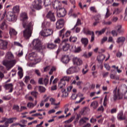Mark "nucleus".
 Listing matches in <instances>:
<instances>
[{"label":"nucleus","mask_w":127,"mask_h":127,"mask_svg":"<svg viewBox=\"0 0 127 127\" xmlns=\"http://www.w3.org/2000/svg\"><path fill=\"white\" fill-rule=\"evenodd\" d=\"M27 14L25 12H23L20 14V20L22 21L23 27L26 28L23 31V36L26 39H29L32 34V30L33 28V23L30 22L29 23L27 22Z\"/></svg>","instance_id":"obj_1"},{"label":"nucleus","mask_w":127,"mask_h":127,"mask_svg":"<svg viewBox=\"0 0 127 127\" xmlns=\"http://www.w3.org/2000/svg\"><path fill=\"white\" fill-rule=\"evenodd\" d=\"M14 59V57L12 53L7 52L5 54V59L2 62V64L6 66L7 70L8 71L13 66L15 65L16 61Z\"/></svg>","instance_id":"obj_2"},{"label":"nucleus","mask_w":127,"mask_h":127,"mask_svg":"<svg viewBox=\"0 0 127 127\" xmlns=\"http://www.w3.org/2000/svg\"><path fill=\"white\" fill-rule=\"evenodd\" d=\"M32 45L34 49L36 50H42L43 49L42 48V42L39 39H35L32 42Z\"/></svg>","instance_id":"obj_3"},{"label":"nucleus","mask_w":127,"mask_h":127,"mask_svg":"<svg viewBox=\"0 0 127 127\" xmlns=\"http://www.w3.org/2000/svg\"><path fill=\"white\" fill-rule=\"evenodd\" d=\"M113 100L116 102L117 100H121L123 98V95L120 93V89L116 87L113 91Z\"/></svg>","instance_id":"obj_4"},{"label":"nucleus","mask_w":127,"mask_h":127,"mask_svg":"<svg viewBox=\"0 0 127 127\" xmlns=\"http://www.w3.org/2000/svg\"><path fill=\"white\" fill-rule=\"evenodd\" d=\"M40 34L43 37H48L53 34V31L50 29H44L40 32Z\"/></svg>","instance_id":"obj_5"},{"label":"nucleus","mask_w":127,"mask_h":127,"mask_svg":"<svg viewBox=\"0 0 127 127\" xmlns=\"http://www.w3.org/2000/svg\"><path fill=\"white\" fill-rule=\"evenodd\" d=\"M46 17L52 22H55V21H56V17H55V15H54V13L51 11L48 12L46 15Z\"/></svg>","instance_id":"obj_6"},{"label":"nucleus","mask_w":127,"mask_h":127,"mask_svg":"<svg viewBox=\"0 0 127 127\" xmlns=\"http://www.w3.org/2000/svg\"><path fill=\"white\" fill-rule=\"evenodd\" d=\"M80 71V68L79 67H77L76 66H71L69 67L67 70V74H73V73H77Z\"/></svg>","instance_id":"obj_7"},{"label":"nucleus","mask_w":127,"mask_h":127,"mask_svg":"<svg viewBox=\"0 0 127 127\" xmlns=\"http://www.w3.org/2000/svg\"><path fill=\"white\" fill-rule=\"evenodd\" d=\"M73 65L75 66H81L83 64V61L79 58L74 57L72 59Z\"/></svg>","instance_id":"obj_8"},{"label":"nucleus","mask_w":127,"mask_h":127,"mask_svg":"<svg viewBox=\"0 0 127 127\" xmlns=\"http://www.w3.org/2000/svg\"><path fill=\"white\" fill-rule=\"evenodd\" d=\"M33 6L34 8L39 10V9H41V0H38L37 1H34L33 3Z\"/></svg>","instance_id":"obj_9"},{"label":"nucleus","mask_w":127,"mask_h":127,"mask_svg":"<svg viewBox=\"0 0 127 127\" xmlns=\"http://www.w3.org/2000/svg\"><path fill=\"white\" fill-rule=\"evenodd\" d=\"M65 85H66V82L61 79L59 82V88L60 89H62V93H64L66 91V89L64 88H65Z\"/></svg>","instance_id":"obj_10"},{"label":"nucleus","mask_w":127,"mask_h":127,"mask_svg":"<svg viewBox=\"0 0 127 127\" xmlns=\"http://www.w3.org/2000/svg\"><path fill=\"white\" fill-rule=\"evenodd\" d=\"M83 32L85 34H89V35H91V39L90 40L91 42H93V41L95 40V34H94V32L87 30L85 28H84Z\"/></svg>","instance_id":"obj_11"},{"label":"nucleus","mask_w":127,"mask_h":127,"mask_svg":"<svg viewBox=\"0 0 127 127\" xmlns=\"http://www.w3.org/2000/svg\"><path fill=\"white\" fill-rule=\"evenodd\" d=\"M57 15L59 17H64L66 15V10L64 8H62L59 9L57 13Z\"/></svg>","instance_id":"obj_12"},{"label":"nucleus","mask_w":127,"mask_h":127,"mask_svg":"<svg viewBox=\"0 0 127 127\" xmlns=\"http://www.w3.org/2000/svg\"><path fill=\"white\" fill-rule=\"evenodd\" d=\"M68 39L64 40L63 41V51H68L70 47V45L68 43L65 42V41H68Z\"/></svg>","instance_id":"obj_13"},{"label":"nucleus","mask_w":127,"mask_h":127,"mask_svg":"<svg viewBox=\"0 0 127 127\" xmlns=\"http://www.w3.org/2000/svg\"><path fill=\"white\" fill-rule=\"evenodd\" d=\"M64 26V19H60L56 22V27L58 29H61Z\"/></svg>","instance_id":"obj_14"},{"label":"nucleus","mask_w":127,"mask_h":127,"mask_svg":"<svg viewBox=\"0 0 127 127\" xmlns=\"http://www.w3.org/2000/svg\"><path fill=\"white\" fill-rule=\"evenodd\" d=\"M7 42L5 41H0V48L3 50H5L7 48Z\"/></svg>","instance_id":"obj_15"},{"label":"nucleus","mask_w":127,"mask_h":127,"mask_svg":"<svg viewBox=\"0 0 127 127\" xmlns=\"http://www.w3.org/2000/svg\"><path fill=\"white\" fill-rule=\"evenodd\" d=\"M4 88L5 90H9V93H11L13 91V85L12 83L6 84L4 85Z\"/></svg>","instance_id":"obj_16"},{"label":"nucleus","mask_w":127,"mask_h":127,"mask_svg":"<svg viewBox=\"0 0 127 127\" xmlns=\"http://www.w3.org/2000/svg\"><path fill=\"white\" fill-rule=\"evenodd\" d=\"M88 121H89V118L87 117H83L80 119L78 124L79 126H83V125H84V124H86Z\"/></svg>","instance_id":"obj_17"},{"label":"nucleus","mask_w":127,"mask_h":127,"mask_svg":"<svg viewBox=\"0 0 127 127\" xmlns=\"http://www.w3.org/2000/svg\"><path fill=\"white\" fill-rule=\"evenodd\" d=\"M52 5L54 8H56L57 9L59 8V9L60 6L61 5V3H60V2L58 1H54V2H53Z\"/></svg>","instance_id":"obj_18"},{"label":"nucleus","mask_w":127,"mask_h":127,"mask_svg":"<svg viewBox=\"0 0 127 127\" xmlns=\"http://www.w3.org/2000/svg\"><path fill=\"white\" fill-rule=\"evenodd\" d=\"M117 32L119 33V34H124V32H125V31L123 30V29L122 28V25H118L117 26Z\"/></svg>","instance_id":"obj_19"},{"label":"nucleus","mask_w":127,"mask_h":127,"mask_svg":"<svg viewBox=\"0 0 127 127\" xmlns=\"http://www.w3.org/2000/svg\"><path fill=\"white\" fill-rule=\"evenodd\" d=\"M105 58L106 56L105 55H101L97 57V61H98V62H99V63H102V62L104 61Z\"/></svg>","instance_id":"obj_20"},{"label":"nucleus","mask_w":127,"mask_h":127,"mask_svg":"<svg viewBox=\"0 0 127 127\" xmlns=\"http://www.w3.org/2000/svg\"><path fill=\"white\" fill-rule=\"evenodd\" d=\"M63 63L67 64L69 62V56H64L62 58Z\"/></svg>","instance_id":"obj_21"},{"label":"nucleus","mask_w":127,"mask_h":127,"mask_svg":"<svg viewBox=\"0 0 127 127\" xmlns=\"http://www.w3.org/2000/svg\"><path fill=\"white\" fill-rule=\"evenodd\" d=\"M50 26V22L46 21H44L42 24V28H47Z\"/></svg>","instance_id":"obj_22"},{"label":"nucleus","mask_w":127,"mask_h":127,"mask_svg":"<svg viewBox=\"0 0 127 127\" xmlns=\"http://www.w3.org/2000/svg\"><path fill=\"white\" fill-rule=\"evenodd\" d=\"M126 41V37H120L117 38V40L116 41L117 43H124Z\"/></svg>","instance_id":"obj_23"},{"label":"nucleus","mask_w":127,"mask_h":127,"mask_svg":"<svg viewBox=\"0 0 127 127\" xmlns=\"http://www.w3.org/2000/svg\"><path fill=\"white\" fill-rule=\"evenodd\" d=\"M6 22V20H4V21L2 22V23L0 25V28L2 30H4L5 28H7V26L5 24Z\"/></svg>","instance_id":"obj_24"},{"label":"nucleus","mask_w":127,"mask_h":127,"mask_svg":"<svg viewBox=\"0 0 127 127\" xmlns=\"http://www.w3.org/2000/svg\"><path fill=\"white\" fill-rule=\"evenodd\" d=\"M12 15H13V12H12L10 11L7 13L6 17L8 21H11V16Z\"/></svg>","instance_id":"obj_25"},{"label":"nucleus","mask_w":127,"mask_h":127,"mask_svg":"<svg viewBox=\"0 0 127 127\" xmlns=\"http://www.w3.org/2000/svg\"><path fill=\"white\" fill-rule=\"evenodd\" d=\"M81 41L82 44L84 45V47H86V46H87V45H88V43L89 42V40L86 38H82Z\"/></svg>","instance_id":"obj_26"},{"label":"nucleus","mask_w":127,"mask_h":127,"mask_svg":"<svg viewBox=\"0 0 127 127\" xmlns=\"http://www.w3.org/2000/svg\"><path fill=\"white\" fill-rule=\"evenodd\" d=\"M37 105V101H35V104H33L32 103H28L27 105L28 108H29V109H32L35 106H36Z\"/></svg>","instance_id":"obj_27"},{"label":"nucleus","mask_w":127,"mask_h":127,"mask_svg":"<svg viewBox=\"0 0 127 127\" xmlns=\"http://www.w3.org/2000/svg\"><path fill=\"white\" fill-rule=\"evenodd\" d=\"M90 107H92L93 109H96V108H98V107H99V104L98 103V102L94 101L91 103Z\"/></svg>","instance_id":"obj_28"},{"label":"nucleus","mask_w":127,"mask_h":127,"mask_svg":"<svg viewBox=\"0 0 127 127\" xmlns=\"http://www.w3.org/2000/svg\"><path fill=\"white\" fill-rule=\"evenodd\" d=\"M106 30H107V28H104L100 31H96L95 32V33L96 34H98V35H102V34H103V33H104L106 31Z\"/></svg>","instance_id":"obj_29"},{"label":"nucleus","mask_w":127,"mask_h":127,"mask_svg":"<svg viewBox=\"0 0 127 127\" xmlns=\"http://www.w3.org/2000/svg\"><path fill=\"white\" fill-rule=\"evenodd\" d=\"M12 110H14L18 113H20V109H19V106L17 105H14L12 107Z\"/></svg>","instance_id":"obj_30"},{"label":"nucleus","mask_w":127,"mask_h":127,"mask_svg":"<svg viewBox=\"0 0 127 127\" xmlns=\"http://www.w3.org/2000/svg\"><path fill=\"white\" fill-rule=\"evenodd\" d=\"M9 34L11 36H12V35H16V34H17V32H16V31L14 29H10L9 31Z\"/></svg>","instance_id":"obj_31"},{"label":"nucleus","mask_w":127,"mask_h":127,"mask_svg":"<svg viewBox=\"0 0 127 127\" xmlns=\"http://www.w3.org/2000/svg\"><path fill=\"white\" fill-rule=\"evenodd\" d=\"M38 91L40 93H45V91H46V89L43 86H39L38 87Z\"/></svg>","instance_id":"obj_32"},{"label":"nucleus","mask_w":127,"mask_h":127,"mask_svg":"<svg viewBox=\"0 0 127 127\" xmlns=\"http://www.w3.org/2000/svg\"><path fill=\"white\" fill-rule=\"evenodd\" d=\"M47 47L49 49H54V48H55V47H56V45H54V44L48 43L47 44Z\"/></svg>","instance_id":"obj_33"},{"label":"nucleus","mask_w":127,"mask_h":127,"mask_svg":"<svg viewBox=\"0 0 127 127\" xmlns=\"http://www.w3.org/2000/svg\"><path fill=\"white\" fill-rule=\"evenodd\" d=\"M124 114L123 112H120L118 116V118L119 120H126V117L123 116Z\"/></svg>","instance_id":"obj_34"},{"label":"nucleus","mask_w":127,"mask_h":127,"mask_svg":"<svg viewBox=\"0 0 127 127\" xmlns=\"http://www.w3.org/2000/svg\"><path fill=\"white\" fill-rule=\"evenodd\" d=\"M13 12H14V13H17L19 12V6H15L12 8Z\"/></svg>","instance_id":"obj_35"},{"label":"nucleus","mask_w":127,"mask_h":127,"mask_svg":"<svg viewBox=\"0 0 127 127\" xmlns=\"http://www.w3.org/2000/svg\"><path fill=\"white\" fill-rule=\"evenodd\" d=\"M94 18L95 21H100V20H101V14H96L94 16Z\"/></svg>","instance_id":"obj_36"},{"label":"nucleus","mask_w":127,"mask_h":127,"mask_svg":"<svg viewBox=\"0 0 127 127\" xmlns=\"http://www.w3.org/2000/svg\"><path fill=\"white\" fill-rule=\"evenodd\" d=\"M112 15V13L110 12V10L109 8H107V12L105 14V19H107L109 16H110Z\"/></svg>","instance_id":"obj_37"},{"label":"nucleus","mask_w":127,"mask_h":127,"mask_svg":"<svg viewBox=\"0 0 127 127\" xmlns=\"http://www.w3.org/2000/svg\"><path fill=\"white\" fill-rule=\"evenodd\" d=\"M75 119V116H72L69 120L64 122L65 124H70L71 122H73V120Z\"/></svg>","instance_id":"obj_38"},{"label":"nucleus","mask_w":127,"mask_h":127,"mask_svg":"<svg viewBox=\"0 0 127 127\" xmlns=\"http://www.w3.org/2000/svg\"><path fill=\"white\" fill-rule=\"evenodd\" d=\"M65 29H63L60 31L59 35L62 38H64V36H65V35H64V32H65Z\"/></svg>","instance_id":"obj_39"},{"label":"nucleus","mask_w":127,"mask_h":127,"mask_svg":"<svg viewBox=\"0 0 127 127\" xmlns=\"http://www.w3.org/2000/svg\"><path fill=\"white\" fill-rule=\"evenodd\" d=\"M61 80L64 81V82H69L70 77L69 76H64Z\"/></svg>","instance_id":"obj_40"},{"label":"nucleus","mask_w":127,"mask_h":127,"mask_svg":"<svg viewBox=\"0 0 127 127\" xmlns=\"http://www.w3.org/2000/svg\"><path fill=\"white\" fill-rule=\"evenodd\" d=\"M81 24H82V23H81V20H80V19H78L75 25L71 30H73L75 29V28L76 27V26L81 25Z\"/></svg>","instance_id":"obj_41"},{"label":"nucleus","mask_w":127,"mask_h":127,"mask_svg":"<svg viewBox=\"0 0 127 127\" xmlns=\"http://www.w3.org/2000/svg\"><path fill=\"white\" fill-rule=\"evenodd\" d=\"M107 102H108V95H106L104 97V102H103V105L104 107H107Z\"/></svg>","instance_id":"obj_42"},{"label":"nucleus","mask_w":127,"mask_h":127,"mask_svg":"<svg viewBox=\"0 0 127 127\" xmlns=\"http://www.w3.org/2000/svg\"><path fill=\"white\" fill-rule=\"evenodd\" d=\"M44 3L45 6H48V5L51 4V1H50V0H44Z\"/></svg>","instance_id":"obj_43"},{"label":"nucleus","mask_w":127,"mask_h":127,"mask_svg":"<svg viewBox=\"0 0 127 127\" xmlns=\"http://www.w3.org/2000/svg\"><path fill=\"white\" fill-rule=\"evenodd\" d=\"M31 95H32L35 99L37 98V96H38V92L36 91H32L31 92Z\"/></svg>","instance_id":"obj_44"},{"label":"nucleus","mask_w":127,"mask_h":127,"mask_svg":"<svg viewBox=\"0 0 127 127\" xmlns=\"http://www.w3.org/2000/svg\"><path fill=\"white\" fill-rule=\"evenodd\" d=\"M50 102H51V105H54V106H57V103H55V99L53 98H50Z\"/></svg>","instance_id":"obj_45"},{"label":"nucleus","mask_w":127,"mask_h":127,"mask_svg":"<svg viewBox=\"0 0 127 127\" xmlns=\"http://www.w3.org/2000/svg\"><path fill=\"white\" fill-rule=\"evenodd\" d=\"M54 71H56V67L53 66V67H52V68L49 72L50 75H52V74L53 73V72H54Z\"/></svg>","instance_id":"obj_46"},{"label":"nucleus","mask_w":127,"mask_h":127,"mask_svg":"<svg viewBox=\"0 0 127 127\" xmlns=\"http://www.w3.org/2000/svg\"><path fill=\"white\" fill-rule=\"evenodd\" d=\"M69 41H71L72 42H76V41H77V38L75 37H70L69 38Z\"/></svg>","instance_id":"obj_47"},{"label":"nucleus","mask_w":127,"mask_h":127,"mask_svg":"<svg viewBox=\"0 0 127 127\" xmlns=\"http://www.w3.org/2000/svg\"><path fill=\"white\" fill-rule=\"evenodd\" d=\"M16 19H17L16 16H15V15L13 13V15H12L11 16V21H16Z\"/></svg>","instance_id":"obj_48"},{"label":"nucleus","mask_w":127,"mask_h":127,"mask_svg":"<svg viewBox=\"0 0 127 127\" xmlns=\"http://www.w3.org/2000/svg\"><path fill=\"white\" fill-rule=\"evenodd\" d=\"M124 89H123V93L124 95H126V94L127 93V87L126 84L124 85Z\"/></svg>","instance_id":"obj_49"},{"label":"nucleus","mask_w":127,"mask_h":127,"mask_svg":"<svg viewBox=\"0 0 127 127\" xmlns=\"http://www.w3.org/2000/svg\"><path fill=\"white\" fill-rule=\"evenodd\" d=\"M90 9L91 11H92L93 12H95V13L97 12V10H96V8L94 6L90 7Z\"/></svg>","instance_id":"obj_50"},{"label":"nucleus","mask_w":127,"mask_h":127,"mask_svg":"<svg viewBox=\"0 0 127 127\" xmlns=\"http://www.w3.org/2000/svg\"><path fill=\"white\" fill-rule=\"evenodd\" d=\"M30 56L31 57H32L33 58H34V60H36V58H35V57H36L37 55H36V54H35V53L34 52L32 53V54H31Z\"/></svg>","instance_id":"obj_51"},{"label":"nucleus","mask_w":127,"mask_h":127,"mask_svg":"<svg viewBox=\"0 0 127 127\" xmlns=\"http://www.w3.org/2000/svg\"><path fill=\"white\" fill-rule=\"evenodd\" d=\"M18 75L19 77H20V79H21V78H22V77H23V71H18Z\"/></svg>","instance_id":"obj_52"},{"label":"nucleus","mask_w":127,"mask_h":127,"mask_svg":"<svg viewBox=\"0 0 127 127\" xmlns=\"http://www.w3.org/2000/svg\"><path fill=\"white\" fill-rule=\"evenodd\" d=\"M44 83L45 84V86H47V85H48V83H49V79L47 78H45L44 80Z\"/></svg>","instance_id":"obj_53"},{"label":"nucleus","mask_w":127,"mask_h":127,"mask_svg":"<svg viewBox=\"0 0 127 127\" xmlns=\"http://www.w3.org/2000/svg\"><path fill=\"white\" fill-rule=\"evenodd\" d=\"M84 100H85V97L80 98V100L78 101H76L75 102V104H80V103H81V102H83Z\"/></svg>","instance_id":"obj_54"},{"label":"nucleus","mask_w":127,"mask_h":127,"mask_svg":"<svg viewBox=\"0 0 127 127\" xmlns=\"http://www.w3.org/2000/svg\"><path fill=\"white\" fill-rule=\"evenodd\" d=\"M38 83L39 84H40V85H43L44 84L43 83V78H39Z\"/></svg>","instance_id":"obj_55"},{"label":"nucleus","mask_w":127,"mask_h":127,"mask_svg":"<svg viewBox=\"0 0 127 127\" xmlns=\"http://www.w3.org/2000/svg\"><path fill=\"white\" fill-rule=\"evenodd\" d=\"M107 40H108V37H103L101 40V44H103V43L106 42V41H107Z\"/></svg>","instance_id":"obj_56"},{"label":"nucleus","mask_w":127,"mask_h":127,"mask_svg":"<svg viewBox=\"0 0 127 127\" xmlns=\"http://www.w3.org/2000/svg\"><path fill=\"white\" fill-rule=\"evenodd\" d=\"M111 33L113 36H118V32H117V31L115 30H112Z\"/></svg>","instance_id":"obj_57"},{"label":"nucleus","mask_w":127,"mask_h":127,"mask_svg":"<svg viewBox=\"0 0 127 127\" xmlns=\"http://www.w3.org/2000/svg\"><path fill=\"white\" fill-rule=\"evenodd\" d=\"M80 51H81V47H78L74 50L75 53H79V52H80Z\"/></svg>","instance_id":"obj_58"},{"label":"nucleus","mask_w":127,"mask_h":127,"mask_svg":"<svg viewBox=\"0 0 127 127\" xmlns=\"http://www.w3.org/2000/svg\"><path fill=\"white\" fill-rule=\"evenodd\" d=\"M29 80H30V78L29 76H26L25 77V83H28Z\"/></svg>","instance_id":"obj_59"},{"label":"nucleus","mask_w":127,"mask_h":127,"mask_svg":"<svg viewBox=\"0 0 127 127\" xmlns=\"http://www.w3.org/2000/svg\"><path fill=\"white\" fill-rule=\"evenodd\" d=\"M104 67L105 68H106V69H107V70H108V71L110 70V69L111 68V67L110 66V65L107 64H104Z\"/></svg>","instance_id":"obj_60"},{"label":"nucleus","mask_w":127,"mask_h":127,"mask_svg":"<svg viewBox=\"0 0 127 127\" xmlns=\"http://www.w3.org/2000/svg\"><path fill=\"white\" fill-rule=\"evenodd\" d=\"M120 12V9H119V8H117V9H115V10L113 12V14H115V13H116V14H119Z\"/></svg>","instance_id":"obj_61"},{"label":"nucleus","mask_w":127,"mask_h":127,"mask_svg":"<svg viewBox=\"0 0 127 127\" xmlns=\"http://www.w3.org/2000/svg\"><path fill=\"white\" fill-rule=\"evenodd\" d=\"M2 99V100H4L5 101H9V100H10V99H11V98L10 97H6L5 96H3Z\"/></svg>","instance_id":"obj_62"},{"label":"nucleus","mask_w":127,"mask_h":127,"mask_svg":"<svg viewBox=\"0 0 127 127\" xmlns=\"http://www.w3.org/2000/svg\"><path fill=\"white\" fill-rule=\"evenodd\" d=\"M13 120H14V118H10L8 119L7 121L9 124H12L13 123Z\"/></svg>","instance_id":"obj_63"},{"label":"nucleus","mask_w":127,"mask_h":127,"mask_svg":"<svg viewBox=\"0 0 127 127\" xmlns=\"http://www.w3.org/2000/svg\"><path fill=\"white\" fill-rule=\"evenodd\" d=\"M61 41V40L59 38H57V39H55L54 41V42L55 43H60V42Z\"/></svg>","instance_id":"obj_64"}]
</instances>
